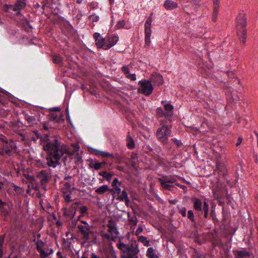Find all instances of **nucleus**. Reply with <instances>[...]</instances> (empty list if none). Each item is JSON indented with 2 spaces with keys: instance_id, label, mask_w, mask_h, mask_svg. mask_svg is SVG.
<instances>
[{
  "instance_id": "1",
  "label": "nucleus",
  "mask_w": 258,
  "mask_h": 258,
  "mask_svg": "<svg viewBox=\"0 0 258 258\" xmlns=\"http://www.w3.org/2000/svg\"><path fill=\"white\" fill-rule=\"evenodd\" d=\"M43 149L46 152V160L49 167L55 168L59 164L60 158L64 154L72 155L68 147L59 141L56 136L47 137L42 143Z\"/></svg>"
},
{
  "instance_id": "2",
  "label": "nucleus",
  "mask_w": 258,
  "mask_h": 258,
  "mask_svg": "<svg viewBox=\"0 0 258 258\" xmlns=\"http://www.w3.org/2000/svg\"><path fill=\"white\" fill-rule=\"evenodd\" d=\"M246 25V14L243 11H240L235 19V26L239 39L243 45L245 44L247 37Z\"/></svg>"
},
{
  "instance_id": "3",
  "label": "nucleus",
  "mask_w": 258,
  "mask_h": 258,
  "mask_svg": "<svg viewBox=\"0 0 258 258\" xmlns=\"http://www.w3.org/2000/svg\"><path fill=\"white\" fill-rule=\"evenodd\" d=\"M160 127L157 130L155 135L158 141L163 144H166L172 131V124L167 123V119L159 120Z\"/></svg>"
},
{
  "instance_id": "4",
  "label": "nucleus",
  "mask_w": 258,
  "mask_h": 258,
  "mask_svg": "<svg viewBox=\"0 0 258 258\" xmlns=\"http://www.w3.org/2000/svg\"><path fill=\"white\" fill-rule=\"evenodd\" d=\"M117 247L121 250L123 258H138L137 254L139 251L138 246H134L133 243L124 244L119 241L117 243Z\"/></svg>"
},
{
  "instance_id": "5",
  "label": "nucleus",
  "mask_w": 258,
  "mask_h": 258,
  "mask_svg": "<svg viewBox=\"0 0 258 258\" xmlns=\"http://www.w3.org/2000/svg\"><path fill=\"white\" fill-rule=\"evenodd\" d=\"M193 204V208L196 211H200L204 214V217L207 219L208 217V212L209 211V206L206 202L203 203L201 199L196 197H192L191 199Z\"/></svg>"
},
{
  "instance_id": "6",
  "label": "nucleus",
  "mask_w": 258,
  "mask_h": 258,
  "mask_svg": "<svg viewBox=\"0 0 258 258\" xmlns=\"http://www.w3.org/2000/svg\"><path fill=\"white\" fill-rule=\"evenodd\" d=\"M140 88L138 89V92L147 96L150 95L153 91V87L151 81L144 79L139 82Z\"/></svg>"
},
{
  "instance_id": "7",
  "label": "nucleus",
  "mask_w": 258,
  "mask_h": 258,
  "mask_svg": "<svg viewBox=\"0 0 258 258\" xmlns=\"http://www.w3.org/2000/svg\"><path fill=\"white\" fill-rule=\"evenodd\" d=\"M153 13H151L145 23V42L146 45H150V38L152 33L151 24L153 21L152 16Z\"/></svg>"
},
{
  "instance_id": "8",
  "label": "nucleus",
  "mask_w": 258,
  "mask_h": 258,
  "mask_svg": "<svg viewBox=\"0 0 258 258\" xmlns=\"http://www.w3.org/2000/svg\"><path fill=\"white\" fill-rule=\"evenodd\" d=\"M51 177L50 172L46 170H42L37 173V178L42 186H46Z\"/></svg>"
},
{
  "instance_id": "9",
  "label": "nucleus",
  "mask_w": 258,
  "mask_h": 258,
  "mask_svg": "<svg viewBox=\"0 0 258 258\" xmlns=\"http://www.w3.org/2000/svg\"><path fill=\"white\" fill-rule=\"evenodd\" d=\"M77 228L79 229L82 235V238L85 241L87 242L90 239V236L94 234V232L91 230L90 225L81 226V224L77 225Z\"/></svg>"
},
{
  "instance_id": "10",
  "label": "nucleus",
  "mask_w": 258,
  "mask_h": 258,
  "mask_svg": "<svg viewBox=\"0 0 258 258\" xmlns=\"http://www.w3.org/2000/svg\"><path fill=\"white\" fill-rule=\"evenodd\" d=\"M108 222L107 225V227L108 228V232L111 235V240L114 241L119 234L116 223L112 219L109 220Z\"/></svg>"
},
{
  "instance_id": "11",
  "label": "nucleus",
  "mask_w": 258,
  "mask_h": 258,
  "mask_svg": "<svg viewBox=\"0 0 258 258\" xmlns=\"http://www.w3.org/2000/svg\"><path fill=\"white\" fill-rule=\"evenodd\" d=\"M219 175V176H225L227 174V169L224 163L217 162L216 168L214 170V174L216 173Z\"/></svg>"
},
{
  "instance_id": "12",
  "label": "nucleus",
  "mask_w": 258,
  "mask_h": 258,
  "mask_svg": "<svg viewBox=\"0 0 258 258\" xmlns=\"http://www.w3.org/2000/svg\"><path fill=\"white\" fill-rule=\"evenodd\" d=\"M36 244L37 250L40 251L41 258H45L53 252V249L50 248V252H46L45 251L42 249L44 243L40 239L37 241Z\"/></svg>"
},
{
  "instance_id": "13",
  "label": "nucleus",
  "mask_w": 258,
  "mask_h": 258,
  "mask_svg": "<svg viewBox=\"0 0 258 258\" xmlns=\"http://www.w3.org/2000/svg\"><path fill=\"white\" fill-rule=\"evenodd\" d=\"M106 41H108V43L106 42L105 45L104 46L105 50L109 49L115 45L118 41V37L114 34L111 35L106 38Z\"/></svg>"
},
{
  "instance_id": "14",
  "label": "nucleus",
  "mask_w": 258,
  "mask_h": 258,
  "mask_svg": "<svg viewBox=\"0 0 258 258\" xmlns=\"http://www.w3.org/2000/svg\"><path fill=\"white\" fill-rule=\"evenodd\" d=\"M80 204L79 202H75L73 203L69 209V212L67 211V209L64 208L63 210V215L66 216L72 217L74 218L76 215L78 206Z\"/></svg>"
},
{
  "instance_id": "15",
  "label": "nucleus",
  "mask_w": 258,
  "mask_h": 258,
  "mask_svg": "<svg viewBox=\"0 0 258 258\" xmlns=\"http://www.w3.org/2000/svg\"><path fill=\"white\" fill-rule=\"evenodd\" d=\"M26 6L25 0H17L14 5H10L9 8L14 11L18 12L25 8Z\"/></svg>"
},
{
  "instance_id": "16",
  "label": "nucleus",
  "mask_w": 258,
  "mask_h": 258,
  "mask_svg": "<svg viewBox=\"0 0 258 258\" xmlns=\"http://www.w3.org/2000/svg\"><path fill=\"white\" fill-rule=\"evenodd\" d=\"M16 144L12 140H10L9 142L4 144L3 148L5 150L6 154L10 155L11 152L16 149Z\"/></svg>"
},
{
  "instance_id": "17",
  "label": "nucleus",
  "mask_w": 258,
  "mask_h": 258,
  "mask_svg": "<svg viewBox=\"0 0 258 258\" xmlns=\"http://www.w3.org/2000/svg\"><path fill=\"white\" fill-rule=\"evenodd\" d=\"M93 37L95 40V44L98 48H102L104 49V45L106 43L105 39L101 37L99 33H95Z\"/></svg>"
},
{
  "instance_id": "18",
  "label": "nucleus",
  "mask_w": 258,
  "mask_h": 258,
  "mask_svg": "<svg viewBox=\"0 0 258 258\" xmlns=\"http://www.w3.org/2000/svg\"><path fill=\"white\" fill-rule=\"evenodd\" d=\"M233 253L234 258H245L248 257L250 256V252L247 250L246 248H243L242 250H234Z\"/></svg>"
},
{
  "instance_id": "19",
  "label": "nucleus",
  "mask_w": 258,
  "mask_h": 258,
  "mask_svg": "<svg viewBox=\"0 0 258 258\" xmlns=\"http://www.w3.org/2000/svg\"><path fill=\"white\" fill-rule=\"evenodd\" d=\"M213 12L212 20L214 22H216L217 19L218 14L219 13V9L220 7L219 0H213Z\"/></svg>"
},
{
  "instance_id": "20",
  "label": "nucleus",
  "mask_w": 258,
  "mask_h": 258,
  "mask_svg": "<svg viewBox=\"0 0 258 258\" xmlns=\"http://www.w3.org/2000/svg\"><path fill=\"white\" fill-rule=\"evenodd\" d=\"M151 83H153L157 85H161L163 82L162 76L159 74H155L151 75L150 81Z\"/></svg>"
},
{
  "instance_id": "21",
  "label": "nucleus",
  "mask_w": 258,
  "mask_h": 258,
  "mask_svg": "<svg viewBox=\"0 0 258 258\" xmlns=\"http://www.w3.org/2000/svg\"><path fill=\"white\" fill-rule=\"evenodd\" d=\"M161 110V115H160V116H164L165 117V118L164 119H167V123H171V122L172 121V115L173 114V113L172 112H168L167 111H166L165 110V111H163L162 110V109H161V108H158V113H159V110Z\"/></svg>"
},
{
  "instance_id": "22",
  "label": "nucleus",
  "mask_w": 258,
  "mask_h": 258,
  "mask_svg": "<svg viewBox=\"0 0 258 258\" xmlns=\"http://www.w3.org/2000/svg\"><path fill=\"white\" fill-rule=\"evenodd\" d=\"M164 6L167 10H172L178 7V4L174 1L171 0H166Z\"/></svg>"
},
{
  "instance_id": "23",
  "label": "nucleus",
  "mask_w": 258,
  "mask_h": 258,
  "mask_svg": "<svg viewBox=\"0 0 258 258\" xmlns=\"http://www.w3.org/2000/svg\"><path fill=\"white\" fill-rule=\"evenodd\" d=\"M127 220L130 224H133L134 225H137L138 220L135 212H134L133 214L128 212L127 213Z\"/></svg>"
},
{
  "instance_id": "24",
  "label": "nucleus",
  "mask_w": 258,
  "mask_h": 258,
  "mask_svg": "<svg viewBox=\"0 0 258 258\" xmlns=\"http://www.w3.org/2000/svg\"><path fill=\"white\" fill-rule=\"evenodd\" d=\"M108 191L112 192L113 189H110L107 185H103L95 189V192L99 195H103Z\"/></svg>"
},
{
  "instance_id": "25",
  "label": "nucleus",
  "mask_w": 258,
  "mask_h": 258,
  "mask_svg": "<svg viewBox=\"0 0 258 258\" xmlns=\"http://www.w3.org/2000/svg\"><path fill=\"white\" fill-rule=\"evenodd\" d=\"M126 146L129 149H133L135 147L134 141L131 137L130 132H128L127 135Z\"/></svg>"
},
{
  "instance_id": "26",
  "label": "nucleus",
  "mask_w": 258,
  "mask_h": 258,
  "mask_svg": "<svg viewBox=\"0 0 258 258\" xmlns=\"http://www.w3.org/2000/svg\"><path fill=\"white\" fill-rule=\"evenodd\" d=\"M24 118L27 121L28 125L32 126L36 122L34 116H30L27 113H24Z\"/></svg>"
},
{
  "instance_id": "27",
  "label": "nucleus",
  "mask_w": 258,
  "mask_h": 258,
  "mask_svg": "<svg viewBox=\"0 0 258 258\" xmlns=\"http://www.w3.org/2000/svg\"><path fill=\"white\" fill-rule=\"evenodd\" d=\"M158 181L164 189L171 190L170 188L173 187V185L170 184L167 180H164L161 178H158Z\"/></svg>"
},
{
  "instance_id": "28",
  "label": "nucleus",
  "mask_w": 258,
  "mask_h": 258,
  "mask_svg": "<svg viewBox=\"0 0 258 258\" xmlns=\"http://www.w3.org/2000/svg\"><path fill=\"white\" fill-rule=\"evenodd\" d=\"M8 205L6 202H4L0 199V213L5 216H7L9 212L5 206Z\"/></svg>"
},
{
  "instance_id": "29",
  "label": "nucleus",
  "mask_w": 258,
  "mask_h": 258,
  "mask_svg": "<svg viewBox=\"0 0 258 258\" xmlns=\"http://www.w3.org/2000/svg\"><path fill=\"white\" fill-rule=\"evenodd\" d=\"M99 174L103 176L108 181H110L112 176L113 175V173L112 172H107L105 171L100 172Z\"/></svg>"
},
{
  "instance_id": "30",
  "label": "nucleus",
  "mask_w": 258,
  "mask_h": 258,
  "mask_svg": "<svg viewBox=\"0 0 258 258\" xmlns=\"http://www.w3.org/2000/svg\"><path fill=\"white\" fill-rule=\"evenodd\" d=\"M34 133L36 135L37 139H40L41 141V145L42 144V143H43L45 140L46 139H47V137L49 136L48 134L42 135L40 133H39V132L37 130L34 131Z\"/></svg>"
},
{
  "instance_id": "31",
  "label": "nucleus",
  "mask_w": 258,
  "mask_h": 258,
  "mask_svg": "<svg viewBox=\"0 0 258 258\" xmlns=\"http://www.w3.org/2000/svg\"><path fill=\"white\" fill-rule=\"evenodd\" d=\"M147 255L149 258H159L158 256L154 252V248L151 247L148 248Z\"/></svg>"
},
{
  "instance_id": "32",
  "label": "nucleus",
  "mask_w": 258,
  "mask_h": 258,
  "mask_svg": "<svg viewBox=\"0 0 258 258\" xmlns=\"http://www.w3.org/2000/svg\"><path fill=\"white\" fill-rule=\"evenodd\" d=\"M62 192L65 191L66 192L72 193V186L71 184L68 182H66L64 183L63 187L62 189Z\"/></svg>"
},
{
  "instance_id": "33",
  "label": "nucleus",
  "mask_w": 258,
  "mask_h": 258,
  "mask_svg": "<svg viewBox=\"0 0 258 258\" xmlns=\"http://www.w3.org/2000/svg\"><path fill=\"white\" fill-rule=\"evenodd\" d=\"M187 218L191 221V222L196 224V220L195 219V215H194V212L192 210H188V212H187Z\"/></svg>"
},
{
  "instance_id": "34",
  "label": "nucleus",
  "mask_w": 258,
  "mask_h": 258,
  "mask_svg": "<svg viewBox=\"0 0 258 258\" xmlns=\"http://www.w3.org/2000/svg\"><path fill=\"white\" fill-rule=\"evenodd\" d=\"M138 240L143 243L145 246L149 245V241L147 240V238L144 236H140L138 237Z\"/></svg>"
},
{
  "instance_id": "35",
  "label": "nucleus",
  "mask_w": 258,
  "mask_h": 258,
  "mask_svg": "<svg viewBox=\"0 0 258 258\" xmlns=\"http://www.w3.org/2000/svg\"><path fill=\"white\" fill-rule=\"evenodd\" d=\"M52 61L54 63L59 64L62 62V58L59 55H54Z\"/></svg>"
},
{
  "instance_id": "36",
  "label": "nucleus",
  "mask_w": 258,
  "mask_h": 258,
  "mask_svg": "<svg viewBox=\"0 0 258 258\" xmlns=\"http://www.w3.org/2000/svg\"><path fill=\"white\" fill-rule=\"evenodd\" d=\"M153 158L160 165H164V163L163 161V159L158 155H153Z\"/></svg>"
},
{
  "instance_id": "37",
  "label": "nucleus",
  "mask_w": 258,
  "mask_h": 258,
  "mask_svg": "<svg viewBox=\"0 0 258 258\" xmlns=\"http://www.w3.org/2000/svg\"><path fill=\"white\" fill-rule=\"evenodd\" d=\"M97 152H98L100 154L101 156H102V157H111V156H113V154L109 153L107 152L104 151H101L99 150H95Z\"/></svg>"
},
{
  "instance_id": "38",
  "label": "nucleus",
  "mask_w": 258,
  "mask_h": 258,
  "mask_svg": "<svg viewBox=\"0 0 258 258\" xmlns=\"http://www.w3.org/2000/svg\"><path fill=\"white\" fill-rule=\"evenodd\" d=\"M125 22L123 20H119L116 25H115V28L116 29H121L125 25Z\"/></svg>"
},
{
  "instance_id": "39",
  "label": "nucleus",
  "mask_w": 258,
  "mask_h": 258,
  "mask_svg": "<svg viewBox=\"0 0 258 258\" xmlns=\"http://www.w3.org/2000/svg\"><path fill=\"white\" fill-rule=\"evenodd\" d=\"M178 212L183 217H185L186 215V209L185 207H177Z\"/></svg>"
},
{
  "instance_id": "40",
  "label": "nucleus",
  "mask_w": 258,
  "mask_h": 258,
  "mask_svg": "<svg viewBox=\"0 0 258 258\" xmlns=\"http://www.w3.org/2000/svg\"><path fill=\"white\" fill-rule=\"evenodd\" d=\"M63 197L66 202H70L72 201L71 194L70 192H66L65 191L63 192Z\"/></svg>"
},
{
  "instance_id": "41",
  "label": "nucleus",
  "mask_w": 258,
  "mask_h": 258,
  "mask_svg": "<svg viewBox=\"0 0 258 258\" xmlns=\"http://www.w3.org/2000/svg\"><path fill=\"white\" fill-rule=\"evenodd\" d=\"M90 167H93L95 170H98L102 167L101 166V163L100 162L97 161L94 164H92L91 163L89 164Z\"/></svg>"
},
{
  "instance_id": "42",
  "label": "nucleus",
  "mask_w": 258,
  "mask_h": 258,
  "mask_svg": "<svg viewBox=\"0 0 258 258\" xmlns=\"http://www.w3.org/2000/svg\"><path fill=\"white\" fill-rule=\"evenodd\" d=\"M164 108L166 111L173 112V106L172 105L169 103H165L164 104Z\"/></svg>"
},
{
  "instance_id": "43",
  "label": "nucleus",
  "mask_w": 258,
  "mask_h": 258,
  "mask_svg": "<svg viewBox=\"0 0 258 258\" xmlns=\"http://www.w3.org/2000/svg\"><path fill=\"white\" fill-rule=\"evenodd\" d=\"M128 197L127 192H126V191L125 190H123L121 191V195L119 196L120 200L121 201H123V200L126 199L127 201H128Z\"/></svg>"
},
{
  "instance_id": "44",
  "label": "nucleus",
  "mask_w": 258,
  "mask_h": 258,
  "mask_svg": "<svg viewBox=\"0 0 258 258\" xmlns=\"http://www.w3.org/2000/svg\"><path fill=\"white\" fill-rule=\"evenodd\" d=\"M88 208L86 206H83L80 208V212L82 216H84L87 213Z\"/></svg>"
},
{
  "instance_id": "45",
  "label": "nucleus",
  "mask_w": 258,
  "mask_h": 258,
  "mask_svg": "<svg viewBox=\"0 0 258 258\" xmlns=\"http://www.w3.org/2000/svg\"><path fill=\"white\" fill-rule=\"evenodd\" d=\"M49 119L50 120H55L56 122H58L59 118H58V116L57 114L52 113L49 116Z\"/></svg>"
},
{
  "instance_id": "46",
  "label": "nucleus",
  "mask_w": 258,
  "mask_h": 258,
  "mask_svg": "<svg viewBox=\"0 0 258 258\" xmlns=\"http://www.w3.org/2000/svg\"><path fill=\"white\" fill-rule=\"evenodd\" d=\"M89 19L92 22H97L99 19V17L95 14H92L89 16Z\"/></svg>"
},
{
  "instance_id": "47",
  "label": "nucleus",
  "mask_w": 258,
  "mask_h": 258,
  "mask_svg": "<svg viewBox=\"0 0 258 258\" xmlns=\"http://www.w3.org/2000/svg\"><path fill=\"white\" fill-rule=\"evenodd\" d=\"M143 231V228L142 225H139L138 228L135 232L136 235L138 236Z\"/></svg>"
},
{
  "instance_id": "48",
  "label": "nucleus",
  "mask_w": 258,
  "mask_h": 258,
  "mask_svg": "<svg viewBox=\"0 0 258 258\" xmlns=\"http://www.w3.org/2000/svg\"><path fill=\"white\" fill-rule=\"evenodd\" d=\"M5 235H0V248H4Z\"/></svg>"
},
{
  "instance_id": "49",
  "label": "nucleus",
  "mask_w": 258,
  "mask_h": 258,
  "mask_svg": "<svg viewBox=\"0 0 258 258\" xmlns=\"http://www.w3.org/2000/svg\"><path fill=\"white\" fill-rule=\"evenodd\" d=\"M126 77L133 81H135L136 80V76L135 74H131L130 73H128L127 75H126Z\"/></svg>"
},
{
  "instance_id": "50",
  "label": "nucleus",
  "mask_w": 258,
  "mask_h": 258,
  "mask_svg": "<svg viewBox=\"0 0 258 258\" xmlns=\"http://www.w3.org/2000/svg\"><path fill=\"white\" fill-rule=\"evenodd\" d=\"M219 188L218 187H216L213 189V193L215 197L218 198L219 197Z\"/></svg>"
},
{
  "instance_id": "51",
  "label": "nucleus",
  "mask_w": 258,
  "mask_h": 258,
  "mask_svg": "<svg viewBox=\"0 0 258 258\" xmlns=\"http://www.w3.org/2000/svg\"><path fill=\"white\" fill-rule=\"evenodd\" d=\"M122 71L124 73L126 76L130 73V69L126 66H124L122 67Z\"/></svg>"
},
{
  "instance_id": "52",
  "label": "nucleus",
  "mask_w": 258,
  "mask_h": 258,
  "mask_svg": "<svg viewBox=\"0 0 258 258\" xmlns=\"http://www.w3.org/2000/svg\"><path fill=\"white\" fill-rule=\"evenodd\" d=\"M111 158L116 159L118 160V163H120V161L122 159L121 157L118 154H113V156H111Z\"/></svg>"
},
{
  "instance_id": "53",
  "label": "nucleus",
  "mask_w": 258,
  "mask_h": 258,
  "mask_svg": "<svg viewBox=\"0 0 258 258\" xmlns=\"http://www.w3.org/2000/svg\"><path fill=\"white\" fill-rule=\"evenodd\" d=\"M172 141L176 144L178 147L182 145V143L180 140H178L175 138L172 139Z\"/></svg>"
},
{
  "instance_id": "54",
  "label": "nucleus",
  "mask_w": 258,
  "mask_h": 258,
  "mask_svg": "<svg viewBox=\"0 0 258 258\" xmlns=\"http://www.w3.org/2000/svg\"><path fill=\"white\" fill-rule=\"evenodd\" d=\"M101 236L104 238H106L108 240L111 239V236L110 235V234L108 233H102Z\"/></svg>"
},
{
  "instance_id": "55",
  "label": "nucleus",
  "mask_w": 258,
  "mask_h": 258,
  "mask_svg": "<svg viewBox=\"0 0 258 258\" xmlns=\"http://www.w3.org/2000/svg\"><path fill=\"white\" fill-rule=\"evenodd\" d=\"M119 183H120V182H119L118 178H115L113 179V181L112 182L111 185H112V186H115L116 185H119Z\"/></svg>"
},
{
  "instance_id": "56",
  "label": "nucleus",
  "mask_w": 258,
  "mask_h": 258,
  "mask_svg": "<svg viewBox=\"0 0 258 258\" xmlns=\"http://www.w3.org/2000/svg\"><path fill=\"white\" fill-rule=\"evenodd\" d=\"M165 180H167V182H168L169 183H173L176 181V179L173 177H170Z\"/></svg>"
},
{
  "instance_id": "57",
  "label": "nucleus",
  "mask_w": 258,
  "mask_h": 258,
  "mask_svg": "<svg viewBox=\"0 0 258 258\" xmlns=\"http://www.w3.org/2000/svg\"><path fill=\"white\" fill-rule=\"evenodd\" d=\"M120 184H121V183H119V185H116L115 186H113L114 188L115 192H116L117 193H119L121 192V188L119 187Z\"/></svg>"
},
{
  "instance_id": "58",
  "label": "nucleus",
  "mask_w": 258,
  "mask_h": 258,
  "mask_svg": "<svg viewBox=\"0 0 258 258\" xmlns=\"http://www.w3.org/2000/svg\"><path fill=\"white\" fill-rule=\"evenodd\" d=\"M242 140H243V138L241 137H239L238 138V140H237V142L236 144V146L237 147L239 146L241 144Z\"/></svg>"
},
{
  "instance_id": "59",
  "label": "nucleus",
  "mask_w": 258,
  "mask_h": 258,
  "mask_svg": "<svg viewBox=\"0 0 258 258\" xmlns=\"http://www.w3.org/2000/svg\"><path fill=\"white\" fill-rule=\"evenodd\" d=\"M25 176L27 179H28V180H30L31 181H34V180H35V178L33 176H31V175L28 174L27 176Z\"/></svg>"
},
{
  "instance_id": "60",
  "label": "nucleus",
  "mask_w": 258,
  "mask_h": 258,
  "mask_svg": "<svg viewBox=\"0 0 258 258\" xmlns=\"http://www.w3.org/2000/svg\"><path fill=\"white\" fill-rule=\"evenodd\" d=\"M1 140L3 142L4 144L9 142V140H8L5 136H3V137H2L1 138Z\"/></svg>"
},
{
  "instance_id": "61",
  "label": "nucleus",
  "mask_w": 258,
  "mask_h": 258,
  "mask_svg": "<svg viewBox=\"0 0 258 258\" xmlns=\"http://www.w3.org/2000/svg\"><path fill=\"white\" fill-rule=\"evenodd\" d=\"M176 185L179 187L180 188H181V189H182L183 190H186L187 189V187L185 185H182V184H180L179 183H177Z\"/></svg>"
},
{
  "instance_id": "62",
  "label": "nucleus",
  "mask_w": 258,
  "mask_h": 258,
  "mask_svg": "<svg viewBox=\"0 0 258 258\" xmlns=\"http://www.w3.org/2000/svg\"><path fill=\"white\" fill-rule=\"evenodd\" d=\"M48 126L46 123H43L42 124V128L45 131H47L48 130Z\"/></svg>"
},
{
  "instance_id": "63",
  "label": "nucleus",
  "mask_w": 258,
  "mask_h": 258,
  "mask_svg": "<svg viewBox=\"0 0 258 258\" xmlns=\"http://www.w3.org/2000/svg\"><path fill=\"white\" fill-rule=\"evenodd\" d=\"M231 96L232 101H233L239 100V97L238 96H235V97H233L232 94H231Z\"/></svg>"
},
{
  "instance_id": "64",
  "label": "nucleus",
  "mask_w": 258,
  "mask_h": 258,
  "mask_svg": "<svg viewBox=\"0 0 258 258\" xmlns=\"http://www.w3.org/2000/svg\"><path fill=\"white\" fill-rule=\"evenodd\" d=\"M194 258H205V256L202 254H197V255L195 256Z\"/></svg>"
}]
</instances>
